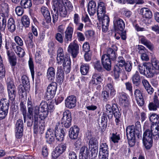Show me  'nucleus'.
<instances>
[{
	"mask_svg": "<svg viewBox=\"0 0 159 159\" xmlns=\"http://www.w3.org/2000/svg\"><path fill=\"white\" fill-rule=\"evenodd\" d=\"M73 6L68 0H59L54 5L53 10L51 11L52 22L54 25L58 19V15L61 17H66L67 10L69 12L72 11Z\"/></svg>",
	"mask_w": 159,
	"mask_h": 159,
	"instance_id": "f257e3e1",
	"label": "nucleus"
},
{
	"mask_svg": "<svg viewBox=\"0 0 159 159\" xmlns=\"http://www.w3.org/2000/svg\"><path fill=\"white\" fill-rule=\"evenodd\" d=\"M113 26L115 33L120 35L121 39L125 40L127 38L126 31L125 30V24L123 19L120 18L118 14L115 13L113 15Z\"/></svg>",
	"mask_w": 159,
	"mask_h": 159,
	"instance_id": "f03ea898",
	"label": "nucleus"
},
{
	"mask_svg": "<svg viewBox=\"0 0 159 159\" xmlns=\"http://www.w3.org/2000/svg\"><path fill=\"white\" fill-rule=\"evenodd\" d=\"M117 61L116 64L113 70V76L115 79L119 78L120 74L123 70L124 66L126 71H130L132 68V63L131 61H128L125 62V60Z\"/></svg>",
	"mask_w": 159,
	"mask_h": 159,
	"instance_id": "7ed1b4c3",
	"label": "nucleus"
},
{
	"mask_svg": "<svg viewBox=\"0 0 159 159\" xmlns=\"http://www.w3.org/2000/svg\"><path fill=\"white\" fill-rule=\"evenodd\" d=\"M39 111L40 113L38 115L39 118L41 120L45 119L47 116L48 112H51L54 109V106L51 103L48 104L45 101H42L39 105Z\"/></svg>",
	"mask_w": 159,
	"mask_h": 159,
	"instance_id": "20e7f679",
	"label": "nucleus"
},
{
	"mask_svg": "<svg viewBox=\"0 0 159 159\" xmlns=\"http://www.w3.org/2000/svg\"><path fill=\"white\" fill-rule=\"evenodd\" d=\"M6 84L9 99L11 101H13L16 96V88L13 79L11 78H8Z\"/></svg>",
	"mask_w": 159,
	"mask_h": 159,
	"instance_id": "39448f33",
	"label": "nucleus"
},
{
	"mask_svg": "<svg viewBox=\"0 0 159 159\" xmlns=\"http://www.w3.org/2000/svg\"><path fill=\"white\" fill-rule=\"evenodd\" d=\"M28 114L27 117L30 119H31L34 116V119L36 121L38 120V116L39 113V108L38 106L33 107L32 102L29 100H28Z\"/></svg>",
	"mask_w": 159,
	"mask_h": 159,
	"instance_id": "423d86ee",
	"label": "nucleus"
},
{
	"mask_svg": "<svg viewBox=\"0 0 159 159\" xmlns=\"http://www.w3.org/2000/svg\"><path fill=\"white\" fill-rule=\"evenodd\" d=\"M144 133L153 138L154 140L157 142L159 139V125L152 124L151 126V129H147Z\"/></svg>",
	"mask_w": 159,
	"mask_h": 159,
	"instance_id": "0eeeda50",
	"label": "nucleus"
},
{
	"mask_svg": "<svg viewBox=\"0 0 159 159\" xmlns=\"http://www.w3.org/2000/svg\"><path fill=\"white\" fill-rule=\"evenodd\" d=\"M132 127H127L126 129V135L130 147L134 146L135 143L136 134H134Z\"/></svg>",
	"mask_w": 159,
	"mask_h": 159,
	"instance_id": "6e6552de",
	"label": "nucleus"
},
{
	"mask_svg": "<svg viewBox=\"0 0 159 159\" xmlns=\"http://www.w3.org/2000/svg\"><path fill=\"white\" fill-rule=\"evenodd\" d=\"M57 88V84L55 82L52 83L48 86L46 95L48 100L54 97Z\"/></svg>",
	"mask_w": 159,
	"mask_h": 159,
	"instance_id": "1a4fd4ad",
	"label": "nucleus"
},
{
	"mask_svg": "<svg viewBox=\"0 0 159 159\" xmlns=\"http://www.w3.org/2000/svg\"><path fill=\"white\" fill-rule=\"evenodd\" d=\"M98 18L99 21L102 22V31L104 33L106 32L108 30L110 21L109 16L106 14L98 17Z\"/></svg>",
	"mask_w": 159,
	"mask_h": 159,
	"instance_id": "9d476101",
	"label": "nucleus"
},
{
	"mask_svg": "<svg viewBox=\"0 0 159 159\" xmlns=\"http://www.w3.org/2000/svg\"><path fill=\"white\" fill-rule=\"evenodd\" d=\"M71 120V114L70 111H67L63 112L61 123L65 127L67 128L70 126Z\"/></svg>",
	"mask_w": 159,
	"mask_h": 159,
	"instance_id": "9b49d317",
	"label": "nucleus"
},
{
	"mask_svg": "<svg viewBox=\"0 0 159 159\" xmlns=\"http://www.w3.org/2000/svg\"><path fill=\"white\" fill-rule=\"evenodd\" d=\"M79 46L75 43H70L68 46L67 50L71 54L73 58L76 57L79 53Z\"/></svg>",
	"mask_w": 159,
	"mask_h": 159,
	"instance_id": "f8f14e48",
	"label": "nucleus"
},
{
	"mask_svg": "<svg viewBox=\"0 0 159 159\" xmlns=\"http://www.w3.org/2000/svg\"><path fill=\"white\" fill-rule=\"evenodd\" d=\"M143 91L141 89H135L134 91L135 99L138 105L140 106H143L144 101L143 96Z\"/></svg>",
	"mask_w": 159,
	"mask_h": 159,
	"instance_id": "ddd939ff",
	"label": "nucleus"
},
{
	"mask_svg": "<svg viewBox=\"0 0 159 159\" xmlns=\"http://www.w3.org/2000/svg\"><path fill=\"white\" fill-rule=\"evenodd\" d=\"M159 94L155 93L152 102L148 105V108L150 111H156L159 108V100L158 98Z\"/></svg>",
	"mask_w": 159,
	"mask_h": 159,
	"instance_id": "4468645a",
	"label": "nucleus"
},
{
	"mask_svg": "<svg viewBox=\"0 0 159 159\" xmlns=\"http://www.w3.org/2000/svg\"><path fill=\"white\" fill-rule=\"evenodd\" d=\"M66 146L65 144L61 143L57 147L52 153V156L54 159L57 158L66 150Z\"/></svg>",
	"mask_w": 159,
	"mask_h": 159,
	"instance_id": "2eb2a0df",
	"label": "nucleus"
},
{
	"mask_svg": "<svg viewBox=\"0 0 159 159\" xmlns=\"http://www.w3.org/2000/svg\"><path fill=\"white\" fill-rule=\"evenodd\" d=\"M65 106L69 109H72L75 107L76 105V98L73 95L68 97L65 100Z\"/></svg>",
	"mask_w": 159,
	"mask_h": 159,
	"instance_id": "dca6fc26",
	"label": "nucleus"
},
{
	"mask_svg": "<svg viewBox=\"0 0 159 159\" xmlns=\"http://www.w3.org/2000/svg\"><path fill=\"white\" fill-rule=\"evenodd\" d=\"M116 51L112 48H109L107 52L102 55L101 60H116Z\"/></svg>",
	"mask_w": 159,
	"mask_h": 159,
	"instance_id": "f3484780",
	"label": "nucleus"
},
{
	"mask_svg": "<svg viewBox=\"0 0 159 159\" xmlns=\"http://www.w3.org/2000/svg\"><path fill=\"white\" fill-rule=\"evenodd\" d=\"M151 65L150 63L145 62L143 63V66L145 67L146 69L145 75L147 78H152L154 76L155 74H158L155 69L151 67Z\"/></svg>",
	"mask_w": 159,
	"mask_h": 159,
	"instance_id": "a211bd4d",
	"label": "nucleus"
},
{
	"mask_svg": "<svg viewBox=\"0 0 159 159\" xmlns=\"http://www.w3.org/2000/svg\"><path fill=\"white\" fill-rule=\"evenodd\" d=\"M106 4L103 2L100 1L98 2L97 10L98 17L106 15Z\"/></svg>",
	"mask_w": 159,
	"mask_h": 159,
	"instance_id": "6ab92c4d",
	"label": "nucleus"
},
{
	"mask_svg": "<svg viewBox=\"0 0 159 159\" xmlns=\"http://www.w3.org/2000/svg\"><path fill=\"white\" fill-rule=\"evenodd\" d=\"M153 138L149 137L148 135L144 133L143 141L144 145L146 149H148L152 147V145Z\"/></svg>",
	"mask_w": 159,
	"mask_h": 159,
	"instance_id": "aec40b11",
	"label": "nucleus"
},
{
	"mask_svg": "<svg viewBox=\"0 0 159 159\" xmlns=\"http://www.w3.org/2000/svg\"><path fill=\"white\" fill-rule=\"evenodd\" d=\"M11 49L13 50L20 57H22L25 54L24 49L15 42H13Z\"/></svg>",
	"mask_w": 159,
	"mask_h": 159,
	"instance_id": "412c9836",
	"label": "nucleus"
},
{
	"mask_svg": "<svg viewBox=\"0 0 159 159\" xmlns=\"http://www.w3.org/2000/svg\"><path fill=\"white\" fill-rule=\"evenodd\" d=\"M79 128L76 125L70 127L69 131V138L73 140L77 139L79 133Z\"/></svg>",
	"mask_w": 159,
	"mask_h": 159,
	"instance_id": "4be33fe9",
	"label": "nucleus"
},
{
	"mask_svg": "<svg viewBox=\"0 0 159 159\" xmlns=\"http://www.w3.org/2000/svg\"><path fill=\"white\" fill-rule=\"evenodd\" d=\"M97 7L95 1L91 0L89 1L88 4L87 11L91 16H93L97 12Z\"/></svg>",
	"mask_w": 159,
	"mask_h": 159,
	"instance_id": "5701e85b",
	"label": "nucleus"
},
{
	"mask_svg": "<svg viewBox=\"0 0 159 159\" xmlns=\"http://www.w3.org/2000/svg\"><path fill=\"white\" fill-rule=\"evenodd\" d=\"M41 11L45 19L46 22L48 23H51V17L48 8L46 7L43 6L41 7Z\"/></svg>",
	"mask_w": 159,
	"mask_h": 159,
	"instance_id": "b1692460",
	"label": "nucleus"
},
{
	"mask_svg": "<svg viewBox=\"0 0 159 159\" xmlns=\"http://www.w3.org/2000/svg\"><path fill=\"white\" fill-rule=\"evenodd\" d=\"M113 114L114 117L115 118V121L116 125H118L120 121L121 114L116 104H113Z\"/></svg>",
	"mask_w": 159,
	"mask_h": 159,
	"instance_id": "393cba45",
	"label": "nucleus"
},
{
	"mask_svg": "<svg viewBox=\"0 0 159 159\" xmlns=\"http://www.w3.org/2000/svg\"><path fill=\"white\" fill-rule=\"evenodd\" d=\"M34 36L31 33H28L27 35L25 43L28 48H32L35 45L34 43Z\"/></svg>",
	"mask_w": 159,
	"mask_h": 159,
	"instance_id": "a878e982",
	"label": "nucleus"
},
{
	"mask_svg": "<svg viewBox=\"0 0 159 159\" xmlns=\"http://www.w3.org/2000/svg\"><path fill=\"white\" fill-rule=\"evenodd\" d=\"M89 151L88 147L85 146L81 147L79 154V159H88Z\"/></svg>",
	"mask_w": 159,
	"mask_h": 159,
	"instance_id": "bb28decb",
	"label": "nucleus"
},
{
	"mask_svg": "<svg viewBox=\"0 0 159 159\" xmlns=\"http://www.w3.org/2000/svg\"><path fill=\"white\" fill-rule=\"evenodd\" d=\"M140 14H141L143 18L147 19H150L152 17V11L148 8H143L141 9Z\"/></svg>",
	"mask_w": 159,
	"mask_h": 159,
	"instance_id": "cd10ccee",
	"label": "nucleus"
},
{
	"mask_svg": "<svg viewBox=\"0 0 159 159\" xmlns=\"http://www.w3.org/2000/svg\"><path fill=\"white\" fill-rule=\"evenodd\" d=\"M7 27L8 31L13 33L16 29L15 21L14 18L12 17L9 18L7 23Z\"/></svg>",
	"mask_w": 159,
	"mask_h": 159,
	"instance_id": "c85d7f7f",
	"label": "nucleus"
},
{
	"mask_svg": "<svg viewBox=\"0 0 159 159\" xmlns=\"http://www.w3.org/2000/svg\"><path fill=\"white\" fill-rule=\"evenodd\" d=\"M73 28L71 26H68L65 32V40L67 42L71 41L72 39L73 32Z\"/></svg>",
	"mask_w": 159,
	"mask_h": 159,
	"instance_id": "c756f323",
	"label": "nucleus"
},
{
	"mask_svg": "<svg viewBox=\"0 0 159 159\" xmlns=\"http://www.w3.org/2000/svg\"><path fill=\"white\" fill-rule=\"evenodd\" d=\"M64 72L61 67L58 68L57 73L56 77L57 82L60 84H61L64 80Z\"/></svg>",
	"mask_w": 159,
	"mask_h": 159,
	"instance_id": "7c9ffc66",
	"label": "nucleus"
},
{
	"mask_svg": "<svg viewBox=\"0 0 159 159\" xmlns=\"http://www.w3.org/2000/svg\"><path fill=\"white\" fill-rule=\"evenodd\" d=\"M47 77L50 81H53L55 79V70L53 67H49L47 70Z\"/></svg>",
	"mask_w": 159,
	"mask_h": 159,
	"instance_id": "2f4dec72",
	"label": "nucleus"
},
{
	"mask_svg": "<svg viewBox=\"0 0 159 159\" xmlns=\"http://www.w3.org/2000/svg\"><path fill=\"white\" fill-rule=\"evenodd\" d=\"M99 153L109 154V148L107 144L105 143H101L100 144Z\"/></svg>",
	"mask_w": 159,
	"mask_h": 159,
	"instance_id": "473e14b6",
	"label": "nucleus"
},
{
	"mask_svg": "<svg viewBox=\"0 0 159 159\" xmlns=\"http://www.w3.org/2000/svg\"><path fill=\"white\" fill-rule=\"evenodd\" d=\"M21 21L23 27L25 29L29 27L30 22V19L28 16L26 15H23L21 17Z\"/></svg>",
	"mask_w": 159,
	"mask_h": 159,
	"instance_id": "72a5a7b5",
	"label": "nucleus"
},
{
	"mask_svg": "<svg viewBox=\"0 0 159 159\" xmlns=\"http://www.w3.org/2000/svg\"><path fill=\"white\" fill-rule=\"evenodd\" d=\"M106 107V113L107 115L108 118L109 119H111L113 116V104L111 107L109 104H107L105 106Z\"/></svg>",
	"mask_w": 159,
	"mask_h": 159,
	"instance_id": "f704fd0d",
	"label": "nucleus"
},
{
	"mask_svg": "<svg viewBox=\"0 0 159 159\" xmlns=\"http://www.w3.org/2000/svg\"><path fill=\"white\" fill-rule=\"evenodd\" d=\"M128 127H132L134 129V133L136 134L138 138H139V136L140 134V132L141 131V126L140 123L137 121L135 124V128L134 125L129 126Z\"/></svg>",
	"mask_w": 159,
	"mask_h": 159,
	"instance_id": "c9c22d12",
	"label": "nucleus"
},
{
	"mask_svg": "<svg viewBox=\"0 0 159 159\" xmlns=\"http://www.w3.org/2000/svg\"><path fill=\"white\" fill-rule=\"evenodd\" d=\"M150 120L153 124H159V116L155 113H150L149 116Z\"/></svg>",
	"mask_w": 159,
	"mask_h": 159,
	"instance_id": "e433bc0d",
	"label": "nucleus"
},
{
	"mask_svg": "<svg viewBox=\"0 0 159 159\" xmlns=\"http://www.w3.org/2000/svg\"><path fill=\"white\" fill-rule=\"evenodd\" d=\"M20 4L25 9L30 8L32 5L31 0H21Z\"/></svg>",
	"mask_w": 159,
	"mask_h": 159,
	"instance_id": "4c0bfd02",
	"label": "nucleus"
},
{
	"mask_svg": "<svg viewBox=\"0 0 159 159\" xmlns=\"http://www.w3.org/2000/svg\"><path fill=\"white\" fill-rule=\"evenodd\" d=\"M133 83L136 86H138L140 83V79L139 72L136 71L132 77Z\"/></svg>",
	"mask_w": 159,
	"mask_h": 159,
	"instance_id": "58836bf2",
	"label": "nucleus"
},
{
	"mask_svg": "<svg viewBox=\"0 0 159 159\" xmlns=\"http://www.w3.org/2000/svg\"><path fill=\"white\" fill-rule=\"evenodd\" d=\"M9 101L6 99H2L0 101V109L8 110Z\"/></svg>",
	"mask_w": 159,
	"mask_h": 159,
	"instance_id": "ea45409f",
	"label": "nucleus"
},
{
	"mask_svg": "<svg viewBox=\"0 0 159 159\" xmlns=\"http://www.w3.org/2000/svg\"><path fill=\"white\" fill-rule=\"evenodd\" d=\"M70 60H64L63 66L64 71L67 73H69L70 70Z\"/></svg>",
	"mask_w": 159,
	"mask_h": 159,
	"instance_id": "a19ab883",
	"label": "nucleus"
},
{
	"mask_svg": "<svg viewBox=\"0 0 159 159\" xmlns=\"http://www.w3.org/2000/svg\"><path fill=\"white\" fill-rule=\"evenodd\" d=\"M49 48L48 50V52L51 58H53L54 54H55V48L54 43L52 42L49 43L48 44Z\"/></svg>",
	"mask_w": 159,
	"mask_h": 159,
	"instance_id": "79ce46f5",
	"label": "nucleus"
},
{
	"mask_svg": "<svg viewBox=\"0 0 159 159\" xmlns=\"http://www.w3.org/2000/svg\"><path fill=\"white\" fill-rule=\"evenodd\" d=\"M89 148L98 147V142L96 138H91L89 140Z\"/></svg>",
	"mask_w": 159,
	"mask_h": 159,
	"instance_id": "37998d69",
	"label": "nucleus"
},
{
	"mask_svg": "<svg viewBox=\"0 0 159 159\" xmlns=\"http://www.w3.org/2000/svg\"><path fill=\"white\" fill-rule=\"evenodd\" d=\"M65 134V132L63 129H60L59 132L55 133V137L56 139L58 141L63 140Z\"/></svg>",
	"mask_w": 159,
	"mask_h": 159,
	"instance_id": "c03bdc74",
	"label": "nucleus"
},
{
	"mask_svg": "<svg viewBox=\"0 0 159 159\" xmlns=\"http://www.w3.org/2000/svg\"><path fill=\"white\" fill-rule=\"evenodd\" d=\"M91 153L89 155V159H94L96 157L98 151V147L90 148Z\"/></svg>",
	"mask_w": 159,
	"mask_h": 159,
	"instance_id": "a18cd8bd",
	"label": "nucleus"
},
{
	"mask_svg": "<svg viewBox=\"0 0 159 159\" xmlns=\"http://www.w3.org/2000/svg\"><path fill=\"white\" fill-rule=\"evenodd\" d=\"M89 66L87 64H83L80 67V71L83 75H85L88 73L89 70Z\"/></svg>",
	"mask_w": 159,
	"mask_h": 159,
	"instance_id": "49530a36",
	"label": "nucleus"
},
{
	"mask_svg": "<svg viewBox=\"0 0 159 159\" xmlns=\"http://www.w3.org/2000/svg\"><path fill=\"white\" fill-rule=\"evenodd\" d=\"M103 67L107 71H110L111 68V60H102Z\"/></svg>",
	"mask_w": 159,
	"mask_h": 159,
	"instance_id": "de8ad7c7",
	"label": "nucleus"
},
{
	"mask_svg": "<svg viewBox=\"0 0 159 159\" xmlns=\"http://www.w3.org/2000/svg\"><path fill=\"white\" fill-rule=\"evenodd\" d=\"M118 98L120 102L124 104V105H125V103L128 102L126 95L124 93H119Z\"/></svg>",
	"mask_w": 159,
	"mask_h": 159,
	"instance_id": "09e8293b",
	"label": "nucleus"
},
{
	"mask_svg": "<svg viewBox=\"0 0 159 159\" xmlns=\"http://www.w3.org/2000/svg\"><path fill=\"white\" fill-rule=\"evenodd\" d=\"M16 127V129L23 130L24 124L22 120L19 119L17 121Z\"/></svg>",
	"mask_w": 159,
	"mask_h": 159,
	"instance_id": "8fccbe9b",
	"label": "nucleus"
},
{
	"mask_svg": "<svg viewBox=\"0 0 159 159\" xmlns=\"http://www.w3.org/2000/svg\"><path fill=\"white\" fill-rule=\"evenodd\" d=\"M150 66H152L155 70H158L157 73H159V61L158 60H151Z\"/></svg>",
	"mask_w": 159,
	"mask_h": 159,
	"instance_id": "3c124183",
	"label": "nucleus"
},
{
	"mask_svg": "<svg viewBox=\"0 0 159 159\" xmlns=\"http://www.w3.org/2000/svg\"><path fill=\"white\" fill-rule=\"evenodd\" d=\"M107 87L109 91H110L111 96L113 97L116 94V91L113 87V84L111 83L108 84Z\"/></svg>",
	"mask_w": 159,
	"mask_h": 159,
	"instance_id": "603ef678",
	"label": "nucleus"
},
{
	"mask_svg": "<svg viewBox=\"0 0 159 159\" xmlns=\"http://www.w3.org/2000/svg\"><path fill=\"white\" fill-rule=\"evenodd\" d=\"M5 70L2 63V60L0 61V79H2L5 76Z\"/></svg>",
	"mask_w": 159,
	"mask_h": 159,
	"instance_id": "864d4df0",
	"label": "nucleus"
},
{
	"mask_svg": "<svg viewBox=\"0 0 159 159\" xmlns=\"http://www.w3.org/2000/svg\"><path fill=\"white\" fill-rule=\"evenodd\" d=\"M22 83L24 85H27L28 89L30 88V81L28 78L25 75H23L21 77Z\"/></svg>",
	"mask_w": 159,
	"mask_h": 159,
	"instance_id": "5fc2aeb1",
	"label": "nucleus"
},
{
	"mask_svg": "<svg viewBox=\"0 0 159 159\" xmlns=\"http://www.w3.org/2000/svg\"><path fill=\"white\" fill-rule=\"evenodd\" d=\"M107 115L104 112L101 117V124L102 126L103 127H106L107 126Z\"/></svg>",
	"mask_w": 159,
	"mask_h": 159,
	"instance_id": "6e6d98bb",
	"label": "nucleus"
},
{
	"mask_svg": "<svg viewBox=\"0 0 159 159\" xmlns=\"http://www.w3.org/2000/svg\"><path fill=\"white\" fill-rule=\"evenodd\" d=\"M59 57L60 60H70V55L67 53L64 54V52L60 55H57V60H58L57 58Z\"/></svg>",
	"mask_w": 159,
	"mask_h": 159,
	"instance_id": "4d7b16f0",
	"label": "nucleus"
},
{
	"mask_svg": "<svg viewBox=\"0 0 159 159\" xmlns=\"http://www.w3.org/2000/svg\"><path fill=\"white\" fill-rule=\"evenodd\" d=\"M120 139V135L116 133V134L113 133L111 137V141L114 143H118Z\"/></svg>",
	"mask_w": 159,
	"mask_h": 159,
	"instance_id": "13d9d810",
	"label": "nucleus"
},
{
	"mask_svg": "<svg viewBox=\"0 0 159 159\" xmlns=\"http://www.w3.org/2000/svg\"><path fill=\"white\" fill-rule=\"evenodd\" d=\"M94 34V31L91 30H87L84 32V34L87 39H89L92 37Z\"/></svg>",
	"mask_w": 159,
	"mask_h": 159,
	"instance_id": "bf43d9fd",
	"label": "nucleus"
},
{
	"mask_svg": "<svg viewBox=\"0 0 159 159\" xmlns=\"http://www.w3.org/2000/svg\"><path fill=\"white\" fill-rule=\"evenodd\" d=\"M7 53L8 60H16L15 54L14 52L7 50Z\"/></svg>",
	"mask_w": 159,
	"mask_h": 159,
	"instance_id": "052dcab7",
	"label": "nucleus"
},
{
	"mask_svg": "<svg viewBox=\"0 0 159 159\" xmlns=\"http://www.w3.org/2000/svg\"><path fill=\"white\" fill-rule=\"evenodd\" d=\"M23 8L21 6H18L16 8L15 12L18 16H20L22 15L24 12Z\"/></svg>",
	"mask_w": 159,
	"mask_h": 159,
	"instance_id": "680f3d73",
	"label": "nucleus"
},
{
	"mask_svg": "<svg viewBox=\"0 0 159 159\" xmlns=\"http://www.w3.org/2000/svg\"><path fill=\"white\" fill-rule=\"evenodd\" d=\"M94 66L95 68L99 71H102L104 70L99 61L97 60L95 62Z\"/></svg>",
	"mask_w": 159,
	"mask_h": 159,
	"instance_id": "e2e57ef3",
	"label": "nucleus"
},
{
	"mask_svg": "<svg viewBox=\"0 0 159 159\" xmlns=\"http://www.w3.org/2000/svg\"><path fill=\"white\" fill-rule=\"evenodd\" d=\"M94 78L96 79V80L98 84H100L101 83L103 80V77L102 76L99 74L96 73H94L93 74Z\"/></svg>",
	"mask_w": 159,
	"mask_h": 159,
	"instance_id": "0e129e2a",
	"label": "nucleus"
},
{
	"mask_svg": "<svg viewBox=\"0 0 159 159\" xmlns=\"http://www.w3.org/2000/svg\"><path fill=\"white\" fill-rule=\"evenodd\" d=\"M15 43L20 47L23 45V42L22 39L19 36H16L14 37Z\"/></svg>",
	"mask_w": 159,
	"mask_h": 159,
	"instance_id": "69168bd1",
	"label": "nucleus"
},
{
	"mask_svg": "<svg viewBox=\"0 0 159 159\" xmlns=\"http://www.w3.org/2000/svg\"><path fill=\"white\" fill-rule=\"evenodd\" d=\"M102 96L103 98V101L107 102L109 99V92L107 91H104L102 93Z\"/></svg>",
	"mask_w": 159,
	"mask_h": 159,
	"instance_id": "338daca9",
	"label": "nucleus"
},
{
	"mask_svg": "<svg viewBox=\"0 0 159 159\" xmlns=\"http://www.w3.org/2000/svg\"><path fill=\"white\" fill-rule=\"evenodd\" d=\"M77 37L79 41L83 42L85 40V37L84 34L80 32H77L76 33Z\"/></svg>",
	"mask_w": 159,
	"mask_h": 159,
	"instance_id": "774afa93",
	"label": "nucleus"
}]
</instances>
